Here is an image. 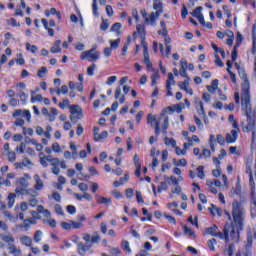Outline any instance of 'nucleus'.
Masks as SVG:
<instances>
[{
  "mask_svg": "<svg viewBox=\"0 0 256 256\" xmlns=\"http://www.w3.org/2000/svg\"><path fill=\"white\" fill-rule=\"evenodd\" d=\"M247 210L243 203L234 199L232 202V223H226L224 226V237L226 243L233 241V243H239V237L241 231L245 228V216Z\"/></svg>",
  "mask_w": 256,
  "mask_h": 256,
  "instance_id": "f257e3e1",
  "label": "nucleus"
},
{
  "mask_svg": "<svg viewBox=\"0 0 256 256\" xmlns=\"http://www.w3.org/2000/svg\"><path fill=\"white\" fill-rule=\"evenodd\" d=\"M169 111H173V108L171 106H168L167 108L162 110L158 118L153 114H148L147 123L151 127L155 128L156 135H159V133H161V127L163 135H167V130L169 129V116H167L166 113H169Z\"/></svg>",
  "mask_w": 256,
  "mask_h": 256,
  "instance_id": "f03ea898",
  "label": "nucleus"
},
{
  "mask_svg": "<svg viewBox=\"0 0 256 256\" xmlns=\"http://www.w3.org/2000/svg\"><path fill=\"white\" fill-rule=\"evenodd\" d=\"M235 67L238 70L239 76L243 80L242 84V109L245 111L247 117H249V113H251V84L249 83V79H247V74L245 70L239 66V64L235 63Z\"/></svg>",
  "mask_w": 256,
  "mask_h": 256,
  "instance_id": "7ed1b4c3",
  "label": "nucleus"
},
{
  "mask_svg": "<svg viewBox=\"0 0 256 256\" xmlns=\"http://www.w3.org/2000/svg\"><path fill=\"white\" fill-rule=\"evenodd\" d=\"M97 51V45H94L92 49L82 52L81 59H88V61H97L99 59V53Z\"/></svg>",
  "mask_w": 256,
  "mask_h": 256,
  "instance_id": "20e7f679",
  "label": "nucleus"
},
{
  "mask_svg": "<svg viewBox=\"0 0 256 256\" xmlns=\"http://www.w3.org/2000/svg\"><path fill=\"white\" fill-rule=\"evenodd\" d=\"M27 187H29V182H27V179H25V177H22L18 180L15 192L18 195H25V193H27Z\"/></svg>",
  "mask_w": 256,
  "mask_h": 256,
  "instance_id": "39448f33",
  "label": "nucleus"
},
{
  "mask_svg": "<svg viewBox=\"0 0 256 256\" xmlns=\"http://www.w3.org/2000/svg\"><path fill=\"white\" fill-rule=\"evenodd\" d=\"M92 247H93L92 243L83 244V242H79L77 244L78 253L81 256L87 255V251H91Z\"/></svg>",
  "mask_w": 256,
  "mask_h": 256,
  "instance_id": "423d86ee",
  "label": "nucleus"
},
{
  "mask_svg": "<svg viewBox=\"0 0 256 256\" xmlns=\"http://www.w3.org/2000/svg\"><path fill=\"white\" fill-rule=\"evenodd\" d=\"M253 239H256V231L250 229L247 231V240L245 242V249L249 250L253 247Z\"/></svg>",
  "mask_w": 256,
  "mask_h": 256,
  "instance_id": "0eeeda50",
  "label": "nucleus"
},
{
  "mask_svg": "<svg viewBox=\"0 0 256 256\" xmlns=\"http://www.w3.org/2000/svg\"><path fill=\"white\" fill-rule=\"evenodd\" d=\"M250 215H251V219H255V217H256V194H255V191L251 192Z\"/></svg>",
  "mask_w": 256,
  "mask_h": 256,
  "instance_id": "6e6552de",
  "label": "nucleus"
},
{
  "mask_svg": "<svg viewBox=\"0 0 256 256\" xmlns=\"http://www.w3.org/2000/svg\"><path fill=\"white\" fill-rule=\"evenodd\" d=\"M239 137V132L237 130H231L230 133L226 134V143H235Z\"/></svg>",
  "mask_w": 256,
  "mask_h": 256,
  "instance_id": "1a4fd4ad",
  "label": "nucleus"
},
{
  "mask_svg": "<svg viewBox=\"0 0 256 256\" xmlns=\"http://www.w3.org/2000/svg\"><path fill=\"white\" fill-rule=\"evenodd\" d=\"M196 111L198 115H202L203 117H207V113H205V108L203 107V102L199 100V98H195Z\"/></svg>",
  "mask_w": 256,
  "mask_h": 256,
  "instance_id": "9d476101",
  "label": "nucleus"
},
{
  "mask_svg": "<svg viewBox=\"0 0 256 256\" xmlns=\"http://www.w3.org/2000/svg\"><path fill=\"white\" fill-rule=\"evenodd\" d=\"M115 99L119 101L120 105H123L125 103V95L121 93V86H117L115 90Z\"/></svg>",
  "mask_w": 256,
  "mask_h": 256,
  "instance_id": "9b49d317",
  "label": "nucleus"
},
{
  "mask_svg": "<svg viewBox=\"0 0 256 256\" xmlns=\"http://www.w3.org/2000/svg\"><path fill=\"white\" fill-rule=\"evenodd\" d=\"M34 181H35L34 189L36 191H41L44 187V184H43V180L38 174L34 175Z\"/></svg>",
  "mask_w": 256,
  "mask_h": 256,
  "instance_id": "f8f14e48",
  "label": "nucleus"
},
{
  "mask_svg": "<svg viewBox=\"0 0 256 256\" xmlns=\"http://www.w3.org/2000/svg\"><path fill=\"white\" fill-rule=\"evenodd\" d=\"M70 113H71V115H77L78 117L83 116V110L81 109V106H79V105H71Z\"/></svg>",
  "mask_w": 256,
  "mask_h": 256,
  "instance_id": "ddd939ff",
  "label": "nucleus"
},
{
  "mask_svg": "<svg viewBox=\"0 0 256 256\" xmlns=\"http://www.w3.org/2000/svg\"><path fill=\"white\" fill-rule=\"evenodd\" d=\"M8 251L13 256H23V253L21 252V248L15 246L14 244L8 247Z\"/></svg>",
  "mask_w": 256,
  "mask_h": 256,
  "instance_id": "4468645a",
  "label": "nucleus"
},
{
  "mask_svg": "<svg viewBox=\"0 0 256 256\" xmlns=\"http://www.w3.org/2000/svg\"><path fill=\"white\" fill-rule=\"evenodd\" d=\"M20 243H22V245H25V247H31L33 245V239H31V237L29 236H22L20 237Z\"/></svg>",
  "mask_w": 256,
  "mask_h": 256,
  "instance_id": "2eb2a0df",
  "label": "nucleus"
},
{
  "mask_svg": "<svg viewBox=\"0 0 256 256\" xmlns=\"http://www.w3.org/2000/svg\"><path fill=\"white\" fill-rule=\"evenodd\" d=\"M52 161H54V162L51 163L52 173L54 175H59V173H61V169L59 168L60 161H59V159L58 160H52Z\"/></svg>",
  "mask_w": 256,
  "mask_h": 256,
  "instance_id": "dca6fc26",
  "label": "nucleus"
},
{
  "mask_svg": "<svg viewBox=\"0 0 256 256\" xmlns=\"http://www.w3.org/2000/svg\"><path fill=\"white\" fill-rule=\"evenodd\" d=\"M153 74L151 76L152 86L155 87L157 85V80L161 79V75H159V70H155L152 68Z\"/></svg>",
  "mask_w": 256,
  "mask_h": 256,
  "instance_id": "f3484780",
  "label": "nucleus"
},
{
  "mask_svg": "<svg viewBox=\"0 0 256 256\" xmlns=\"http://www.w3.org/2000/svg\"><path fill=\"white\" fill-rule=\"evenodd\" d=\"M217 229H218L217 225L214 224L211 227H208L205 229V234L215 237V235H217Z\"/></svg>",
  "mask_w": 256,
  "mask_h": 256,
  "instance_id": "a211bd4d",
  "label": "nucleus"
},
{
  "mask_svg": "<svg viewBox=\"0 0 256 256\" xmlns=\"http://www.w3.org/2000/svg\"><path fill=\"white\" fill-rule=\"evenodd\" d=\"M0 239L4 241V243H14L15 238H13V235L11 234H0Z\"/></svg>",
  "mask_w": 256,
  "mask_h": 256,
  "instance_id": "6ab92c4d",
  "label": "nucleus"
},
{
  "mask_svg": "<svg viewBox=\"0 0 256 256\" xmlns=\"http://www.w3.org/2000/svg\"><path fill=\"white\" fill-rule=\"evenodd\" d=\"M121 27H122L121 23L116 22V23H114V24L112 25L110 31H111L112 33L117 34V35H121Z\"/></svg>",
  "mask_w": 256,
  "mask_h": 256,
  "instance_id": "aec40b11",
  "label": "nucleus"
},
{
  "mask_svg": "<svg viewBox=\"0 0 256 256\" xmlns=\"http://www.w3.org/2000/svg\"><path fill=\"white\" fill-rule=\"evenodd\" d=\"M50 51L51 53H61V40H56Z\"/></svg>",
  "mask_w": 256,
  "mask_h": 256,
  "instance_id": "412c9836",
  "label": "nucleus"
},
{
  "mask_svg": "<svg viewBox=\"0 0 256 256\" xmlns=\"http://www.w3.org/2000/svg\"><path fill=\"white\" fill-rule=\"evenodd\" d=\"M16 197H17V194H15V193H10V194L8 195V197H7V199H8L7 205H8V207H9V209H11V208L13 207V205H15V199H16Z\"/></svg>",
  "mask_w": 256,
  "mask_h": 256,
  "instance_id": "4be33fe9",
  "label": "nucleus"
},
{
  "mask_svg": "<svg viewBox=\"0 0 256 256\" xmlns=\"http://www.w3.org/2000/svg\"><path fill=\"white\" fill-rule=\"evenodd\" d=\"M111 202H112L111 198H107V197H103V196H100L97 199V203L99 205H111Z\"/></svg>",
  "mask_w": 256,
  "mask_h": 256,
  "instance_id": "5701e85b",
  "label": "nucleus"
},
{
  "mask_svg": "<svg viewBox=\"0 0 256 256\" xmlns=\"http://www.w3.org/2000/svg\"><path fill=\"white\" fill-rule=\"evenodd\" d=\"M219 85V80L215 79L212 81V84L210 86H207V90L209 93H215L217 91V87Z\"/></svg>",
  "mask_w": 256,
  "mask_h": 256,
  "instance_id": "b1692460",
  "label": "nucleus"
},
{
  "mask_svg": "<svg viewBox=\"0 0 256 256\" xmlns=\"http://www.w3.org/2000/svg\"><path fill=\"white\" fill-rule=\"evenodd\" d=\"M36 101H43V96L41 94H36L35 91H31V103H35Z\"/></svg>",
  "mask_w": 256,
  "mask_h": 256,
  "instance_id": "393cba45",
  "label": "nucleus"
},
{
  "mask_svg": "<svg viewBox=\"0 0 256 256\" xmlns=\"http://www.w3.org/2000/svg\"><path fill=\"white\" fill-rule=\"evenodd\" d=\"M210 213H212V215H218V217H221V215H223V210H221V208H217L215 207V205L212 204V208H209Z\"/></svg>",
  "mask_w": 256,
  "mask_h": 256,
  "instance_id": "a878e982",
  "label": "nucleus"
},
{
  "mask_svg": "<svg viewBox=\"0 0 256 256\" xmlns=\"http://www.w3.org/2000/svg\"><path fill=\"white\" fill-rule=\"evenodd\" d=\"M127 181H129V174H125L124 178H120L119 181H114L113 185L114 187H120V185H123Z\"/></svg>",
  "mask_w": 256,
  "mask_h": 256,
  "instance_id": "bb28decb",
  "label": "nucleus"
},
{
  "mask_svg": "<svg viewBox=\"0 0 256 256\" xmlns=\"http://www.w3.org/2000/svg\"><path fill=\"white\" fill-rule=\"evenodd\" d=\"M47 73H48L47 67L42 66L37 72V77H39L40 79H43V77H47Z\"/></svg>",
  "mask_w": 256,
  "mask_h": 256,
  "instance_id": "cd10ccee",
  "label": "nucleus"
},
{
  "mask_svg": "<svg viewBox=\"0 0 256 256\" xmlns=\"http://www.w3.org/2000/svg\"><path fill=\"white\" fill-rule=\"evenodd\" d=\"M160 27H162L163 33H161V30H159L158 35H161L162 37H167L168 31H167V24H165V21L160 22Z\"/></svg>",
  "mask_w": 256,
  "mask_h": 256,
  "instance_id": "c85d7f7f",
  "label": "nucleus"
},
{
  "mask_svg": "<svg viewBox=\"0 0 256 256\" xmlns=\"http://www.w3.org/2000/svg\"><path fill=\"white\" fill-rule=\"evenodd\" d=\"M203 157L209 159L211 157V150L204 148L198 159H203Z\"/></svg>",
  "mask_w": 256,
  "mask_h": 256,
  "instance_id": "c756f323",
  "label": "nucleus"
},
{
  "mask_svg": "<svg viewBox=\"0 0 256 256\" xmlns=\"http://www.w3.org/2000/svg\"><path fill=\"white\" fill-rule=\"evenodd\" d=\"M203 11V7L199 6L197 7L193 12L192 15L196 19H199L200 17H203V14L201 13Z\"/></svg>",
  "mask_w": 256,
  "mask_h": 256,
  "instance_id": "7c9ffc66",
  "label": "nucleus"
},
{
  "mask_svg": "<svg viewBox=\"0 0 256 256\" xmlns=\"http://www.w3.org/2000/svg\"><path fill=\"white\" fill-rule=\"evenodd\" d=\"M101 241V236H99V232H93L91 236V244L99 243Z\"/></svg>",
  "mask_w": 256,
  "mask_h": 256,
  "instance_id": "2f4dec72",
  "label": "nucleus"
},
{
  "mask_svg": "<svg viewBox=\"0 0 256 256\" xmlns=\"http://www.w3.org/2000/svg\"><path fill=\"white\" fill-rule=\"evenodd\" d=\"M153 9H155V11H163V3L161 1L154 0Z\"/></svg>",
  "mask_w": 256,
  "mask_h": 256,
  "instance_id": "473e14b6",
  "label": "nucleus"
},
{
  "mask_svg": "<svg viewBox=\"0 0 256 256\" xmlns=\"http://www.w3.org/2000/svg\"><path fill=\"white\" fill-rule=\"evenodd\" d=\"M20 117H24L28 123H31V112H29V110H22Z\"/></svg>",
  "mask_w": 256,
  "mask_h": 256,
  "instance_id": "72a5a7b5",
  "label": "nucleus"
},
{
  "mask_svg": "<svg viewBox=\"0 0 256 256\" xmlns=\"http://www.w3.org/2000/svg\"><path fill=\"white\" fill-rule=\"evenodd\" d=\"M207 245L210 249V251H215V245H217V240L215 238H212L208 240Z\"/></svg>",
  "mask_w": 256,
  "mask_h": 256,
  "instance_id": "f704fd0d",
  "label": "nucleus"
},
{
  "mask_svg": "<svg viewBox=\"0 0 256 256\" xmlns=\"http://www.w3.org/2000/svg\"><path fill=\"white\" fill-rule=\"evenodd\" d=\"M165 145H170L171 147H177V141L173 138L166 137L165 138Z\"/></svg>",
  "mask_w": 256,
  "mask_h": 256,
  "instance_id": "c9c22d12",
  "label": "nucleus"
},
{
  "mask_svg": "<svg viewBox=\"0 0 256 256\" xmlns=\"http://www.w3.org/2000/svg\"><path fill=\"white\" fill-rule=\"evenodd\" d=\"M108 136H109V133L107 131H103L101 132V134L96 136V138H94V141H101L103 139H107Z\"/></svg>",
  "mask_w": 256,
  "mask_h": 256,
  "instance_id": "e433bc0d",
  "label": "nucleus"
},
{
  "mask_svg": "<svg viewBox=\"0 0 256 256\" xmlns=\"http://www.w3.org/2000/svg\"><path fill=\"white\" fill-rule=\"evenodd\" d=\"M197 177L199 179H203L205 177V171H204V167L203 166H199L197 169Z\"/></svg>",
  "mask_w": 256,
  "mask_h": 256,
  "instance_id": "4c0bfd02",
  "label": "nucleus"
},
{
  "mask_svg": "<svg viewBox=\"0 0 256 256\" xmlns=\"http://www.w3.org/2000/svg\"><path fill=\"white\" fill-rule=\"evenodd\" d=\"M189 79L190 78H187L186 80H184L183 82H179L178 83V87L184 91V89H187V87H189Z\"/></svg>",
  "mask_w": 256,
  "mask_h": 256,
  "instance_id": "58836bf2",
  "label": "nucleus"
},
{
  "mask_svg": "<svg viewBox=\"0 0 256 256\" xmlns=\"http://www.w3.org/2000/svg\"><path fill=\"white\" fill-rule=\"evenodd\" d=\"M26 49L27 51H30V53H37L38 50L36 45H31L29 42L26 43Z\"/></svg>",
  "mask_w": 256,
  "mask_h": 256,
  "instance_id": "ea45409f",
  "label": "nucleus"
},
{
  "mask_svg": "<svg viewBox=\"0 0 256 256\" xmlns=\"http://www.w3.org/2000/svg\"><path fill=\"white\" fill-rule=\"evenodd\" d=\"M110 48L112 49H117V47H119V43H121V38H118L116 40H110Z\"/></svg>",
  "mask_w": 256,
  "mask_h": 256,
  "instance_id": "a19ab883",
  "label": "nucleus"
},
{
  "mask_svg": "<svg viewBox=\"0 0 256 256\" xmlns=\"http://www.w3.org/2000/svg\"><path fill=\"white\" fill-rule=\"evenodd\" d=\"M121 247L124 251H127V253H131V247H129V241L127 240L122 241Z\"/></svg>",
  "mask_w": 256,
  "mask_h": 256,
  "instance_id": "79ce46f5",
  "label": "nucleus"
},
{
  "mask_svg": "<svg viewBox=\"0 0 256 256\" xmlns=\"http://www.w3.org/2000/svg\"><path fill=\"white\" fill-rule=\"evenodd\" d=\"M38 213H43L46 217H51V212L49 210H44L42 205H39L37 208Z\"/></svg>",
  "mask_w": 256,
  "mask_h": 256,
  "instance_id": "37998d69",
  "label": "nucleus"
},
{
  "mask_svg": "<svg viewBox=\"0 0 256 256\" xmlns=\"http://www.w3.org/2000/svg\"><path fill=\"white\" fill-rule=\"evenodd\" d=\"M43 232L41 230H37L34 234L35 243H40Z\"/></svg>",
  "mask_w": 256,
  "mask_h": 256,
  "instance_id": "c03bdc74",
  "label": "nucleus"
},
{
  "mask_svg": "<svg viewBox=\"0 0 256 256\" xmlns=\"http://www.w3.org/2000/svg\"><path fill=\"white\" fill-rule=\"evenodd\" d=\"M44 223H48L52 229H55L57 227V221L55 219H51V217H47V220H44Z\"/></svg>",
  "mask_w": 256,
  "mask_h": 256,
  "instance_id": "a18cd8bd",
  "label": "nucleus"
},
{
  "mask_svg": "<svg viewBox=\"0 0 256 256\" xmlns=\"http://www.w3.org/2000/svg\"><path fill=\"white\" fill-rule=\"evenodd\" d=\"M241 43H243V35H241V33H237L236 34V45L235 47H240Z\"/></svg>",
  "mask_w": 256,
  "mask_h": 256,
  "instance_id": "49530a36",
  "label": "nucleus"
},
{
  "mask_svg": "<svg viewBox=\"0 0 256 256\" xmlns=\"http://www.w3.org/2000/svg\"><path fill=\"white\" fill-rule=\"evenodd\" d=\"M144 63H151V60L149 59V51L147 50L146 45H144Z\"/></svg>",
  "mask_w": 256,
  "mask_h": 256,
  "instance_id": "de8ad7c7",
  "label": "nucleus"
},
{
  "mask_svg": "<svg viewBox=\"0 0 256 256\" xmlns=\"http://www.w3.org/2000/svg\"><path fill=\"white\" fill-rule=\"evenodd\" d=\"M70 223L72 229H81V227H83V223L81 222H75L73 220H70Z\"/></svg>",
  "mask_w": 256,
  "mask_h": 256,
  "instance_id": "09e8293b",
  "label": "nucleus"
},
{
  "mask_svg": "<svg viewBox=\"0 0 256 256\" xmlns=\"http://www.w3.org/2000/svg\"><path fill=\"white\" fill-rule=\"evenodd\" d=\"M183 231H184V235H190V236L195 235V231H193V229L187 226H183Z\"/></svg>",
  "mask_w": 256,
  "mask_h": 256,
  "instance_id": "8fccbe9b",
  "label": "nucleus"
},
{
  "mask_svg": "<svg viewBox=\"0 0 256 256\" xmlns=\"http://www.w3.org/2000/svg\"><path fill=\"white\" fill-rule=\"evenodd\" d=\"M169 189V186H167V182H160V186L158 187V193H161V191H167Z\"/></svg>",
  "mask_w": 256,
  "mask_h": 256,
  "instance_id": "3c124183",
  "label": "nucleus"
},
{
  "mask_svg": "<svg viewBox=\"0 0 256 256\" xmlns=\"http://www.w3.org/2000/svg\"><path fill=\"white\" fill-rule=\"evenodd\" d=\"M164 217H165V219H167V221H169V223H172L173 225H175L177 223V220H175V217H173L167 213H164Z\"/></svg>",
  "mask_w": 256,
  "mask_h": 256,
  "instance_id": "603ef678",
  "label": "nucleus"
},
{
  "mask_svg": "<svg viewBox=\"0 0 256 256\" xmlns=\"http://www.w3.org/2000/svg\"><path fill=\"white\" fill-rule=\"evenodd\" d=\"M66 209L70 215H75L77 213V208L73 205H68Z\"/></svg>",
  "mask_w": 256,
  "mask_h": 256,
  "instance_id": "864d4df0",
  "label": "nucleus"
},
{
  "mask_svg": "<svg viewBox=\"0 0 256 256\" xmlns=\"http://www.w3.org/2000/svg\"><path fill=\"white\" fill-rule=\"evenodd\" d=\"M136 30H137V33H139V35H145V26L144 25L138 24L136 26Z\"/></svg>",
  "mask_w": 256,
  "mask_h": 256,
  "instance_id": "5fc2aeb1",
  "label": "nucleus"
},
{
  "mask_svg": "<svg viewBox=\"0 0 256 256\" xmlns=\"http://www.w3.org/2000/svg\"><path fill=\"white\" fill-rule=\"evenodd\" d=\"M100 29L101 31H107V29H109V22H107V20H102Z\"/></svg>",
  "mask_w": 256,
  "mask_h": 256,
  "instance_id": "6e6d98bb",
  "label": "nucleus"
},
{
  "mask_svg": "<svg viewBox=\"0 0 256 256\" xmlns=\"http://www.w3.org/2000/svg\"><path fill=\"white\" fill-rule=\"evenodd\" d=\"M216 139H217V143H219V145H225V141H227L226 138L223 137V135H221V134H218Z\"/></svg>",
  "mask_w": 256,
  "mask_h": 256,
  "instance_id": "4d7b16f0",
  "label": "nucleus"
},
{
  "mask_svg": "<svg viewBox=\"0 0 256 256\" xmlns=\"http://www.w3.org/2000/svg\"><path fill=\"white\" fill-rule=\"evenodd\" d=\"M60 109H65V107H69V99L65 98L62 102L59 103Z\"/></svg>",
  "mask_w": 256,
  "mask_h": 256,
  "instance_id": "13d9d810",
  "label": "nucleus"
},
{
  "mask_svg": "<svg viewBox=\"0 0 256 256\" xmlns=\"http://www.w3.org/2000/svg\"><path fill=\"white\" fill-rule=\"evenodd\" d=\"M19 97H20V100L23 101L24 103L27 102V99L29 97V95H27L25 92L23 91H20L19 92Z\"/></svg>",
  "mask_w": 256,
  "mask_h": 256,
  "instance_id": "bf43d9fd",
  "label": "nucleus"
},
{
  "mask_svg": "<svg viewBox=\"0 0 256 256\" xmlns=\"http://www.w3.org/2000/svg\"><path fill=\"white\" fill-rule=\"evenodd\" d=\"M61 227L64 228L66 231H69L71 228V220L69 222H61Z\"/></svg>",
  "mask_w": 256,
  "mask_h": 256,
  "instance_id": "052dcab7",
  "label": "nucleus"
},
{
  "mask_svg": "<svg viewBox=\"0 0 256 256\" xmlns=\"http://www.w3.org/2000/svg\"><path fill=\"white\" fill-rule=\"evenodd\" d=\"M175 109H176V113H181V111L185 109V104L181 102L175 106Z\"/></svg>",
  "mask_w": 256,
  "mask_h": 256,
  "instance_id": "680f3d73",
  "label": "nucleus"
},
{
  "mask_svg": "<svg viewBox=\"0 0 256 256\" xmlns=\"http://www.w3.org/2000/svg\"><path fill=\"white\" fill-rule=\"evenodd\" d=\"M234 252H235V244H230L227 250L228 256H233Z\"/></svg>",
  "mask_w": 256,
  "mask_h": 256,
  "instance_id": "e2e57ef3",
  "label": "nucleus"
},
{
  "mask_svg": "<svg viewBox=\"0 0 256 256\" xmlns=\"http://www.w3.org/2000/svg\"><path fill=\"white\" fill-rule=\"evenodd\" d=\"M212 175L214 177H221V167L220 166H216V170L212 171Z\"/></svg>",
  "mask_w": 256,
  "mask_h": 256,
  "instance_id": "0e129e2a",
  "label": "nucleus"
},
{
  "mask_svg": "<svg viewBox=\"0 0 256 256\" xmlns=\"http://www.w3.org/2000/svg\"><path fill=\"white\" fill-rule=\"evenodd\" d=\"M233 193L235 195H241V184L237 183L235 188H233Z\"/></svg>",
  "mask_w": 256,
  "mask_h": 256,
  "instance_id": "69168bd1",
  "label": "nucleus"
},
{
  "mask_svg": "<svg viewBox=\"0 0 256 256\" xmlns=\"http://www.w3.org/2000/svg\"><path fill=\"white\" fill-rule=\"evenodd\" d=\"M117 81V76H110L106 81V85H113Z\"/></svg>",
  "mask_w": 256,
  "mask_h": 256,
  "instance_id": "338daca9",
  "label": "nucleus"
},
{
  "mask_svg": "<svg viewBox=\"0 0 256 256\" xmlns=\"http://www.w3.org/2000/svg\"><path fill=\"white\" fill-rule=\"evenodd\" d=\"M110 253L113 256H119V255H121V250L119 248H111L110 249Z\"/></svg>",
  "mask_w": 256,
  "mask_h": 256,
  "instance_id": "774afa93",
  "label": "nucleus"
}]
</instances>
